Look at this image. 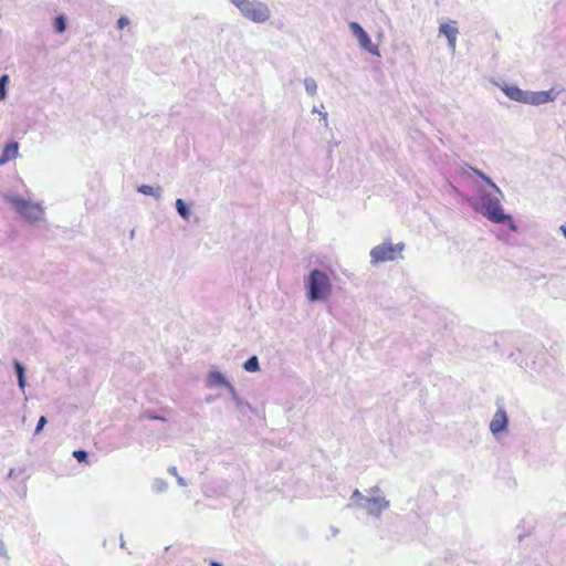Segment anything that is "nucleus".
<instances>
[{"instance_id": "f257e3e1", "label": "nucleus", "mask_w": 566, "mask_h": 566, "mask_svg": "<svg viewBox=\"0 0 566 566\" xmlns=\"http://www.w3.org/2000/svg\"><path fill=\"white\" fill-rule=\"evenodd\" d=\"M474 208L494 223H504L509 221L510 228L512 230H515L512 217L504 212L500 198L497 196L492 195L488 191H483L481 195L480 203Z\"/></svg>"}, {"instance_id": "f03ea898", "label": "nucleus", "mask_w": 566, "mask_h": 566, "mask_svg": "<svg viewBox=\"0 0 566 566\" xmlns=\"http://www.w3.org/2000/svg\"><path fill=\"white\" fill-rule=\"evenodd\" d=\"M2 197L24 220L38 222L43 219L45 210L41 203L25 200L11 192L3 193Z\"/></svg>"}, {"instance_id": "7ed1b4c3", "label": "nucleus", "mask_w": 566, "mask_h": 566, "mask_svg": "<svg viewBox=\"0 0 566 566\" xmlns=\"http://www.w3.org/2000/svg\"><path fill=\"white\" fill-rule=\"evenodd\" d=\"M307 298L311 302L326 300L332 292V283L326 273L321 270H312L306 281Z\"/></svg>"}, {"instance_id": "20e7f679", "label": "nucleus", "mask_w": 566, "mask_h": 566, "mask_svg": "<svg viewBox=\"0 0 566 566\" xmlns=\"http://www.w3.org/2000/svg\"><path fill=\"white\" fill-rule=\"evenodd\" d=\"M245 19L254 23H264L271 17L269 6L260 0H229Z\"/></svg>"}, {"instance_id": "39448f33", "label": "nucleus", "mask_w": 566, "mask_h": 566, "mask_svg": "<svg viewBox=\"0 0 566 566\" xmlns=\"http://www.w3.org/2000/svg\"><path fill=\"white\" fill-rule=\"evenodd\" d=\"M390 507V502L385 495L366 496L365 502L347 504V509H358L367 513V515L379 518L384 511Z\"/></svg>"}, {"instance_id": "423d86ee", "label": "nucleus", "mask_w": 566, "mask_h": 566, "mask_svg": "<svg viewBox=\"0 0 566 566\" xmlns=\"http://www.w3.org/2000/svg\"><path fill=\"white\" fill-rule=\"evenodd\" d=\"M405 249L403 243L392 244L390 242H384L376 245L370 251V258L373 263H380L387 261H395L398 254Z\"/></svg>"}, {"instance_id": "0eeeda50", "label": "nucleus", "mask_w": 566, "mask_h": 566, "mask_svg": "<svg viewBox=\"0 0 566 566\" xmlns=\"http://www.w3.org/2000/svg\"><path fill=\"white\" fill-rule=\"evenodd\" d=\"M348 27L352 34L357 39L361 49L366 50L375 56H380L378 46L373 44L370 36L358 22H349Z\"/></svg>"}, {"instance_id": "6e6552de", "label": "nucleus", "mask_w": 566, "mask_h": 566, "mask_svg": "<svg viewBox=\"0 0 566 566\" xmlns=\"http://www.w3.org/2000/svg\"><path fill=\"white\" fill-rule=\"evenodd\" d=\"M558 94H559V91H556L555 88H551L548 91H538V92L528 91L526 104L536 105V106L547 104L549 102L555 101L557 98Z\"/></svg>"}, {"instance_id": "1a4fd4ad", "label": "nucleus", "mask_w": 566, "mask_h": 566, "mask_svg": "<svg viewBox=\"0 0 566 566\" xmlns=\"http://www.w3.org/2000/svg\"><path fill=\"white\" fill-rule=\"evenodd\" d=\"M499 87L510 99L526 104L528 91H524L515 85H509L505 83L499 84Z\"/></svg>"}, {"instance_id": "9d476101", "label": "nucleus", "mask_w": 566, "mask_h": 566, "mask_svg": "<svg viewBox=\"0 0 566 566\" xmlns=\"http://www.w3.org/2000/svg\"><path fill=\"white\" fill-rule=\"evenodd\" d=\"M509 419L504 409H499L490 422V431L492 434L497 436L500 432L506 430Z\"/></svg>"}, {"instance_id": "9b49d317", "label": "nucleus", "mask_w": 566, "mask_h": 566, "mask_svg": "<svg viewBox=\"0 0 566 566\" xmlns=\"http://www.w3.org/2000/svg\"><path fill=\"white\" fill-rule=\"evenodd\" d=\"M439 33L447 38L448 48L451 52H454L457 46V36L459 34L458 28L449 23H441L439 27Z\"/></svg>"}, {"instance_id": "f8f14e48", "label": "nucleus", "mask_w": 566, "mask_h": 566, "mask_svg": "<svg viewBox=\"0 0 566 566\" xmlns=\"http://www.w3.org/2000/svg\"><path fill=\"white\" fill-rule=\"evenodd\" d=\"M230 382L226 379V377L218 370H212L209 373L207 378L208 387H227Z\"/></svg>"}, {"instance_id": "ddd939ff", "label": "nucleus", "mask_w": 566, "mask_h": 566, "mask_svg": "<svg viewBox=\"0 0 566 566\" xmlns=\"http://www.w3.org/2000/svg\"><path fill=\"white\" fill-rule=\"evenodd\" d=\"M137 191L143 195L153 196L157 199H160L163 195V188L160 186L153 187L148 185H142L137 187Z\"/></svg>"}, {"instance_id": "4468645a", "label": "nucleus", "mask_w": 566, "mask_h": 566, "mask_svg": "<svg viewBox=\"0 0 566 566\" xmlns=\"http://www.w3.org/2000/svg\"><path fill=\"white\" fill-rule=\"evenodd\" d=\"M175 207H176L178 214L184 220L188 221L191 216V211H190L189 206L186 203V201L182 199H177L175 202Z\"/></svg>"}, {"instance_id": "2eb2a0df", "label": "nucleus", "mask_w": 566, "mask_h": 566, "mask_svg": "<svg viewBox=\"0 0 566 566\" xmlns=\"http://www.w3.org/2000/svg\"><path fill=\"white\" fill-rule=\"evenodd\" d=\"M18 151H19V144L17 142H11L9 143L3 151H2V156L4 158H7V160L9 161L10 159L12 158H15L17 155H18Z\"/></svg>"}, {"instance_id": "dca6fc26", "label": "nucleus", "mask_w": 566, "mask_h": 566, "mask_svg": "<svg viewBox=\"0 0 566 566\" xmlns=\"http://www.w3.org/2000/svg\"><path fill=\"white\" fill-rule=\"evenodd\" d=\"M304 87L308 95L314 96L317 92V84L313 77H306L304 80Z\"/></svg>"}, {"instance_id": "f3484780", "label": "nucleus", "mask_w": 566, "mask_h": 566, "mask_svg": "<svg viewBox=\"0 0 566 566\" xmlns=\"http://www.w3.org/2000/svg\"><path fill=\"white\" fill-rule=\"evenodd\" d=\"M243 368L249 371V373H254V371H258L260 366H259V359L256 356H252L250 357L243 365Z\"/></svg>"}, {"instance_id": "a211bd4d", "label": "nucleus", "mask_w": 566, "mask_h": 566, "mask_svg": "<svg viewBox=\"0 0 566 566\" xmlns=\"http://www.w3.org/2000/svg\"><path fill=\"white\" fill-rule=\"evenodd\" d=\"M151 489L156 493H163L167 491L168 483L163 479H155L151 484Z\"/></svg>"}, {"instance_id": "6ab92c4d", "label": "nucleus", "mask_w": 566, "mask_h": 566, "mask_svg": "<svg viewBox=\"0 0 566 566\" xmlns=\"http://www.w3.org/2000/svg\"><path fill=\"white\" fill-rule=\"evenodd\" d=\"M9 83V76L3 74L0 76V101H3L7 97V85Z\"/></svg>"}, {"instance_id": "aec40b11", "label": "nucleus", "mask_w": 566, "mask_h": 566, "mask_svg": "<svg viewBox=\"0 0 566 566\" xmlns=\"http://www.w3.org/2000/svg\"><path fill=\"white\" fill-rule=\"evenodd\" d=\"M54 28H55L56 32H59V33H62L65 31L66 22H65L64 17L59 15L55 18Z\"/></svg>"}, {"instance_id": "412c9836", "label": "nucleus", "mask_w": 566, "mask_h": 566, "mask_svg": "<svg viewBox=\"0 0 566 566\" xmlns=\"http://www.w3.org/2000/svg\"><path fill=\"white\" fill-rule=\"evenodd\" d=\"M365 499H366V495L363 494L358 489H356V490H354V492L350 495V503L349 504H355V503H358V502H365Z\"/></svg>"}, {"instance_id": "4be33fe9", "label": "nucleus", "mask_w": 566, "mask_h": 566, "mask_svg": "<svg viewBox=\"0 0 566 566\" xmlns=\"http://www.w3.org/2000/svg\"><path fill=\"white\" fill-rule=\"evenodd\" d=\"M226 388L228 389L229 395H230V397L232 398V400H233L238 406H240V405H241V399H240V397L238 396V392H237L235 388H234L231 384H229Z\"/></svg>"}, {"instance_id": "5701e85b", "label": "nucleus", "mask_w": 566, "mask_h": 566, "mask_svg": "<svg viewBox=\"0 0 566 566\" xmlns=\"http://www.w3.org/2000/svg\"><path fill=\"white\" fill-rule=\"evenodd\" d=\"M13 366L17 378L25 376V368L19 360H14Z\"/></svg>"}, {"instance_id": "b1692460", "label": "nucleus", "mask_w": 566, "mask_h": 566, "mask_svg": "<svg viewBox=\"0 0 566 566\" xmlns=\"http://www.w3.org/2000/svg\"><path fill=\"white\" fill-rule=\"evenodd\" d=\"M73 457L78 461V462H84L86 461L88 454L85 450H75L73 452Z\"/></svg>"}, {"instance_id": "393cba45", "label": "nucleus", "mask_w": 566, "mask_h": 566, "mask_svg": "<svg viewBox=\"0 0 566 566\" xmlns=\"http://www.w3.org/2000/svg\"><path fill=\"white\" fill-rule=\"evenodd\" d=\"M490 187L493 188V190L499 193V195H502V190L492 181V179L486 176L485 174L481 177Z\"/></svg>"}, {"instance_id": "a878e982", "label": "nucleus", "mask_w": 566, "mask_h": 566, "mask_svg": "<svg viewBox=\"0 0 566 566\" xmlns=\"http://www.w3.org/2000/svg\"><path fill=\"white\" fill-rule=\"evenodd\" d=\"M48 420L44 416H41L38 420V424H36V428L34 430V434H39L42 429L44 428V426L46 424Z\"/></svg>"}, {"instance_id": "bb28decb", "label": "nucleus", "mask_w": 566, "mask_h": 566, "mask_svg": "<svg viewBox=\"0 0 566 566\" xmlns=\"http://www.w3.org/2000/svg\"><path fill=\"white\" fill-rule=\"evenodd\" d=\"M366 496H373V495H384L381 489L378 485H374L369 488L367 491Z\"/></svg>"}, {"instance_id": "cd10ccee", "label": "nucleus", "mask_w": 566, "mask_h": 566, "mask_svg": "<svg viewBox=\"0 0 566 566\" xmlns=\"http://www.w3.org/2000/svg\"><path fill=\"white\" fill-rule=\"evenodd\" d=\"M130 23V20L127 17H120L117 21V27L119 29H124Z\"/></svg>"}, {"instance_id": "c85d7f7f", "label": "nucleus", "mask_w": 566, "mask_h": 566, "mask_svg": "<svg viewBox=\"0 0 566 566\" xmlns=\"http://www.w3.org/2000/svg\"><path fill=\"white\" fill-rule=\"evenodd\" d=\"M18 385H19V387H20L22 390H24V388H25V376H23V377H19V378H18Z\"/></svg>"}, {"instance_id": "c756f323", "label": "nucleus", "mask_w": 566, "mask_h": 566, "mask_svg": "<svg viewBox=\"0 0 566 566\" xmlns=\"http://www.w3.org/2000/svg\"><path fill=\"white\" fill-rule=\"evenodd\" d=\"M176 478H177L178 485H180V486H186L187 485V482H186V480L182 476L178 475Z\"/></svg>"}, {"instance_id": "7c9ffc66", "label": "nucleus", "mask_w": 566, "mask_h": 566, "mask_svg": "<svg viewBox=\"0 0 566 566\" xmlns=\"http://www.w3.org/2000/svg\"><path fill=\"white\" fill-rule=\"evenodd\" d=\"M168 472L174 475V476H178V473H177V468L176 467H169L168 468Z\"/></svg>"}, {"instance_id": "2f4dec72", "label": "nucleus", "mask_w": 566, "mask_h": 566, "mask_svg": "<svg viewBox=\"0 0 566 566\" xmlns=\"http://www.w3.org/2000/svg\"><path fill=\"white\" fill-rule=\"evenodd\" d=\"M4 554H6V547H4L3 542L0 539V556H2Z\"/></svg>"}, {"instance_id": "473e14b6", "label": "nucleus", "mask_w": 566, "mask_h": 566, "mask_svg": "<svg viewBox=\"0 0 566 566\" xmlns=\"http://www.w3.org/2000/svg\"><path fill=\"white\" fill-rule=\"evenodd\" d=\"M559 230H560V232L563 233V235H564V237H565V239H566V223L562 224V226L559 227Z\"/></svg>"}, {"instance_id": "72a5a7b5", "label": "nucleus", "mask_w": 566, "mask_h": 566, "mask_svg": "<svg viewBox=\"0 0 566 566\" xmlns=\"http://www.w3.org/2000/svg\"><path fill=\"white\" fill-rule=\"evenodd\" d=\"M312 112H313V113H318V109L314 106ZM319 114L323 116V118H324V119H326V117H327V113H321V112H319Z\"/></svg>"}, {"instance_id": "f704fd0d", "label": "nucleus", "mask_w": 566, "mask_h": 566, "mask_svg": "<svg viewBox=\"0 0 566 566\" xmlns=\"http://www.w3.org/2000/svg\"><path fill=\"white\" fill-rule=\"evenodd\" d=\"M474 171L475 175H478L480 178L484 175L483 171H481L480 169H476V168H473L472 169Z\"/></svg>"}, {"instance_id": "c9c22d12", "label": "nucleus", "mask_w": 566, "mask_h": 566, "mask_svg": "<svg viewBox=\"0 0 566 566\" xmlns=\"http://www.w3.org/2000/svg\"><path fill=\"white\" fill-rule=\"evenodd\" d=\"M7 158H4L2 155L0 157V166L4 165L7 163Z\"/></svg>"}, {"instance_id": "e433bc0d", "label": "nucleus", "mask_w": 566, "mask_h": 566, "mask_svg": "<svg viewBox=\"0 0 566 566\" xmlns=\"http://www.w3.org/2000/svg\"><path fill=\"white\" fill-rule=\"evenodd\" d=\"M8 475H9V478H12V476L14 475V470H13V469H11V470L9 471V474H8Z\"/></svg>"}, {"instance_id": "4c0bfd02", "label": "nucleus", "mask_w": 566, "mask_h": 566, "mask_svg": "<svg viewBox=\"0 0 566 566\" xmlns=\"http://www.w3.org/2000/svg\"><path fill=\"white\" fill-rule=\"evenodd\" d=\"M124 545H125L124 537H123V535H120V546L124 547Z\"/></svg>"}, {"instance_id": "58836bf2", "label": "nucleus", "mask_w": 566, "mask_h": 566, "mask_svg": "<svg viewBox=\"0 0 566 566\" xmlns=\"http://www.w3.org/2000/svg\"><path fill=\"white\" fill-rule=\"evenodd\" d=\"M211 566H221V564H220V563H218V562H212V563H211Z\"/></svg>"}, {"instance_id": "ea45409f", "label": "nucleus", "mask_w": 566, "mask_h": 566, "mask_svg": "<svg viewBox=\"0 0 566 566\" xmlns=\"http://www.w3.org/2000/svg\"><path fill=\"white\" fill-rule=\"evenodd\" d=\"M134 235H135V230H132L130 233H129L130 239H133Z\"/></svg>"}]
</instances>
